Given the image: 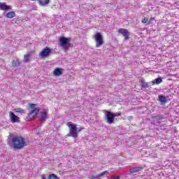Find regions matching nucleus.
<instances>
[{
    "label": "nucleus",
    "mask_w": 179,
    "mask_h": 179,
    "mask_svg": "<svg viewBox=\"0 0 179 179\" xmlns=\"http://www.w3.org/2000/svg\"><path fill=\"white\" fill-rule=\"evenodd\" d=\"M118 33L123 35L124 40H129V31H128V29L120 28L118 29Z\"/></svg>",
    "instance_id": "7"
},
{
    "label": "nucleus",
    "mask_w": 179,
    "mask_h": 179,
    "mask_svg": "<svg viewBox=\"0 0 179 179\" xmlns=\"http://www.w3.org/2000/svg\"><path fill=\"white\" fill-rule=\"evenodd\" d=\"M11 145L14 150L23 149L26 146V140L22 136H14L11 138Z\"/></svg>",
    "instance_id": "1"
},
{
    "label": "nucleus",
    "mask_w": 179,
    "mask_h": 179,
    "mask_svg": "<svg viewBox=\"0 0 179 179\" xmlns=\"http://www.w3.org/2000/svg\"><path fill=\"white\" fill-rule=\"evenodd\" d=\"M59 45L64 50H66L68 47H71V43L69 42V38L62 36L59 39Z\"/></svg>",
    "instance_id": "4"
},
{
    "label": "nucleus",
    "mask_w": 179,
    "mask_h": 179,
    "mask_svg": "<svg viewBox=\"0 0 179 179\" xmlns=\"http://www.w3.org/2000/svg\"><path fill=\"white\" fill-rule=\"evenodd\" d=\"M38 111H40V109L38 108H34L33 110H31L29 114V115H33V119L36 118L37 117V114H38Z\"/></svg>",
    "instance_id": "12"
},
{
    "label": "nucleus",
    "mask_w": 179,
    "mask_h": 179,
    "mask_svg": "<svg viewBox=\"0 0 179 179\" xmlns=\"http://www.w3.org/2000/svg\"><path fill=\"white\" fill-rule=\"evenodd\" d=\"M64 69L56 68L55 71H53V73L55 76H61V75L63 73Z\"/></svg>",
    "instance_id": "11"
},
{
    "label": "nucleus",
    "mask_w": 179,
    "mask_h": 179,
    "mask_svg": "<svg viewBox=\"0 0 179 179\" xmlns=\"http://www.w3.org/2000/svg\"><path fill=\"white\" fill-rule=\"evenodd\" d=\"M19 65H20V61L19 60V59H16V60L12 61V66L16 67L19 66Z\"/></svg>",
    "instance_id": "18"
},
{
    "label": "nucleus",
    "mask_w": 179,
    "mask_h": 179,
    "mask_svg": "<svg viewBox=\"0 0 179 179\" xmlns=\"http://www.w3.org/2000/svg\"><path fill=\"white\" fill-rule=\"evenodd\" d=\"M105 117L107 120L108 124H113L114 122V120L115 118V113H113L112 112L107 110L105 113Z\"/></svg>",
    "instance_id": "5"
},
{
    "label": "nucleus",
    "mask_w": 179,
    "mask_h": 179,
    "mask_svg": "<svg viewBox=\"0 0 179 179\" xmlns=\"http://www.w3.org/2000/svg\"><path fill=\"white\" fill-rule=\"evenodd\" d=\"M40 120H41V121H42V122H44V121H45V120H47V113L46 112L41 113Z\"/></svg>",
    "instance_id": "16"
},
{
    "label": "nucleus",
    "mask_w": 179,
    "mask_h": 179,
    "mask_svg": "<svg viewBox=\"0 0 179 179\" xmlns=\"http://www.w3.org/2000/svg\"><path fill=\"white\" fill-rule=\"evenodd\" d=\"M31 1H36V0H31Z\"/></svg>",
    "instance_id": "29"
},
{
    "label": "nucleus",
    "mask_w": 179,
    "mask_h": 179,
    "mask_svg": "<svg viewBox=\"0 0 179 179\" xmlns=\"http://www.w3.org/2000/svg\"><path fill=\"white\" fill-rule=\"evenodd\" d=\"M66 126L69 129V136H71V138H78L79 136V132L83 131V127H79L78 129V124H73L72 122H67Z\"/></svg>",
    "instance_id": "2"
},
{
    "label": "nucleus",
    "mask_w": 179,
    "mask_h": 179,
    "mask_svg": "<svg viewBox=\"0 0 179 179\" xmlns=\"http://www.w3.org/2000/svg\"><path fill=\"white\" fill-rule=\"evenodd\" d=\"M34 103H29L30 108H34Z\"/></svg>",
    "instance_id": "25"
},
{
    "label": "nucleus",
    "mask_w": 179,
    "mask_h": 179,
    "mask_svg": "<svg viewBox=\"0 0 179 179\" xmlns=\"http://www.w3.org/2000/svg\"><path fill=\"white\" fill-rule=\"evenodd\" d=\"M38 2L41 6H45L50 3V0H38Z\"/></svg>",
    "instance_id": "14"
},
{
    "label": "nucleus",
    "mask_w": 179,
    "mask_h": 179,
    "mask_svg": "<svg viewBox=\"0 0 179 179\" xmlns=\"http://www.w3.org/2000/svg\"><path fill=\"white\" fill-rule=\"evenodd\" d=\"M107 174H108V171H103L102 173H99L98 175V177H101V176L107 175Z\"/></svg>",
    "instance_id": "23"
},
{
    "label": "nucleus",
    "mask_w": 179,
    "mask_h": 179,
    "mask_svg": "<svg viewBox=\"0 0 179 179\" xmlns=\"http://www.w3.org/2000/svg\"><path fill=\"white\" fill-rule=\"evenodd\" d=\"M94 38L95 40V47L99 48V47H101L103 44H104V39L103 38V35H101L99 32H96L94 35Z\"/></svg>",
    "instance_id": "3"
},
{
    "label": "nucleus",
    "mask_w": 179,
    "mask_h": 179,
    "mask_svg": "<svg viewBox=\"0 0 179 179\" xmlns=\"http://www.w3.org/2000/svg\"><path fill=\"white\" fill-rule=\"evenodd\" d=\"M24 62H30V55H24V59H23Z\"/></svg>",
    "instance_id": "20"
},
{
    "label": "nucleus",
    "mask_w": 179,
    "mask_h": 179,
    "mask_svg": "<svg viewBox=\"0 0 179 179\" xmlns=\"http://www.w3.org/2000/svg\"><path fill=\"white\" fill-rule=\"evenodd\" d=\"M115 117H121V113H118V114L115 115Z\"/></svg>",
    "instance_id": "26"
},
{
    "label": "nucleus",
    "mask_w": 179,
    "mask_h": 179,
    "mask_svg": "<svg viewBox=\"0 0 179 179\" xmlns=\"http://www.w3.org/2000/svg\"><path fill=\"white\" fill-rule=\"evenodd\" d=\"M163 82L162 78H157L155 80L152 81V85H160Z\"/></svg>",
    "instance_id": "17"
},
{
    "label": "nucleus",
    "mask_w": 179,
    "mask_h": 179,
    "mask_svg": "<svg viewBox=\"0 0 179 179\" xmlns=\"http://www.w3.org/2000/svg\"><path fill=\"white\" fill-rule=\"evenodd\" d=\"M158 100L162 103V104H166V103H167V99H166L164 95H159Z\"/></svg>",
    "instance_id": "13"
},
{
    "label": "nucleus",
    "mask_w": 179,
    "mask_h": 179,
    "mask_svg": "<svg viewBox=\"0 0 179 179\" xmlns=\"http://www.w3.org/2000/svg\"><path fill=\"white\" fill-rule=\"evenodd\" d=\"M51 54V48L45 47L43 48L41 52L39 53L41 58H47Z\"/></svg>",
    "instance_id": "6"
},
{
    "label": "nucleus",
    "mask_w": 179,
    "mask_h": 179,
    "mask_svg": "<svg viewBox=\"0 0 179 179\" xmlns=\"http://www.w3.org/2000/svg\"><path fill=\"white\" fill-rule=\"evenodd\" d=\"M142 170H143V167H142V166H140V167H133V168L130 169L129 172L131 173H138V171H142Z\"/></svg>",
    "instance_id": "10"
},
{
    "label": "nucleus",
    "mask_w": 179,
    "mask_h": 179,
    "mask_svg": "<svg viewBox=\"0 0 179 179\" xmlns=\"http://www.w3.org/2000/svg\"><path fill=\"white\" fill-rule=\"evenodd\" d=\"M15 113H24V110L22 109V108H15Z\"/></svg>",
    "instance_id": "22"
},
{
    "label": "nucleus",
    "mask_w": 179,
    "mask_h": 179,
    "mask_svg": "<svg viewBox=\"0 0 179 179\" xmlns=\"http://www.w3.org/2000/svg\"><path fill=\"white\" fill-rule=\"evenodd\" d=\"M141 87H143V89H146L149 87V85H148V83L145 82V80L142 79L141 80Z\"/></svg>",
    "instance_id": "19"
},
{
    "label": "nucleus",
    "mask_w": 179,
    "mask_h": 179,
    "mask_svg": "<svg viewBox=\"0 0 179 179\" xmlns=\"http://www.w3.org/2000/svg\"><path fill=\"white\" fill-rule=\"evenodd\" d=\"M15 16H16L15 11H10L6 14V17H8V19H12L15 17Z\"/></svg>",
    "instance_id": "15"
},
{
    "label": "nucleus",
    "mask_w": 179,
    "mask_h": 179,
    "mask_svg": "<svg viewBox=\"0 0 179 179\" xmlns=\"http://www.w3.org/2000/svg\"><path fill=\"white\" fill-rule=\"evenodd\" d=\"M150 20H151L152 22H153V20H155V17H150Z\"/></svg>",
    "instance_id": "27"
},
{
    "label": "nucleus",
    "mask_w": 179,
    "mask_h": 179,
    "mask_svg": "<svg viewBox=\"0 0 179 179\" xmlns=\"http://www.w3.org/2000/svg\"><path fill=\"white\" fill-rule=\"evenodd\" d=\"M12 7L10 6L6 5V3H0V10H10Z\"/></svg>",
    "instance_id": "9"
},
{
    "label": "nucleus",
    "mask_w": 179,
    "mask_h": 179,
    "mask_svg": "<svg viewBox=\"0 0 179 179\" xmlns=\"http://www.w3.org/2000/svg\"><path fill=\"white\" fill-rule=\"evenodd\" d=\"M9 117H10V120L12 124H15V122H19V121H20L19 117H17L16 115H15V113H13V112L9 113Z\"/></svg>",
    "instance_id": "8"
},
{
    "label": "nucleus",
    "mask_w": 179,
    "mask_h": 179,
    "mask_svg": "<svg viewBox=\"0 0 179 179\" xmlns=\"http://www.w3.org/2000/svg\"><path fill=\"white\" fill-rule=\"evenodd\" d=\"M113 179H120V176H117V177L114 178Z\"/></svg>",
    "instance_id": "28"
},
{
    "label": "nucleus",
    "mask_w": 179,
    "mask_h": 179,
    "mask_svg": "<svg viewBox=\"0 0 179 179\" xmlns=\"http://www.w3.org/2000/svg\"><path fill=\"white\" fill-rule=\"evenodd\" d=\"M148 20H149L148 19V17H144L142 19L141 22H142V23L146 24V23H148Z\"/></svg>",
    "instance_id": "24"
},
{
    "label": "nucleus",
    "mask_w": 179,
    "mask_h": 179,
    "mask_svg": "<svg viewBox=\"0 0 179 179\" xmlns=\"http://www.w3.org/2000/svg\"><path fill=\"white\" fill-rule=\"evenodd\" d=\"M48 179H59V177L54 173H52L48 176Z\"/></svg>",
    "instance_id": "21"
}]
</instances>
